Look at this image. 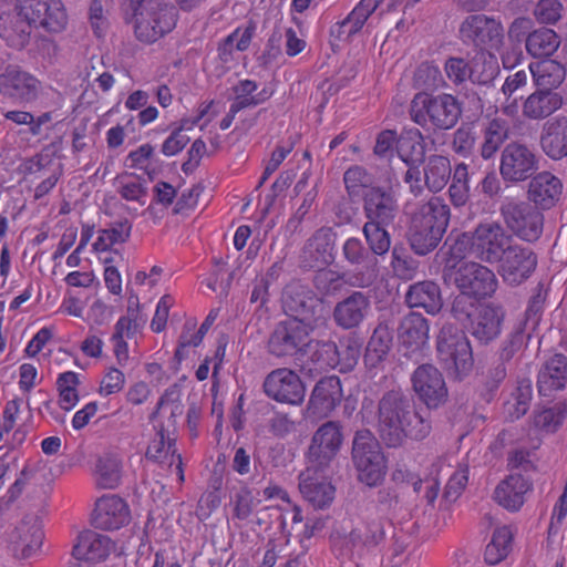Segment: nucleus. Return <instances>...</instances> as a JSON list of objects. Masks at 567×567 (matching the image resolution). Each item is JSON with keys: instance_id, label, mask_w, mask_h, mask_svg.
<instances>
[{"instance_id": "a878e982", "label": "nucleus", "mask_w": 567, "mask_h": 567, "mask_svg": "<svg viewBox=\"0 0 567 567\" xmlns=\"http://www.w3.org/2000/svg\"><path fill=\"white\" fill-rule=\"evenodd\" d=\"M130 509L124 499L116 495H105L97 499L92 516L96 528L118 529L130 522Z\"/></svg>"}, {"instance_id": "2f4dec72", "label": "nucleus", "mask_w": 567, "mask_h": 567, "mask_svg": "<svg viewBox=\"0 0 567 567\" xmlns=\"http://www.w3.org/2000/svg\"><path fill=\"white\" fill-rule=\"evenodd\" d=\"M383 0H361L341 22L333 24L330 35L339 41H348L357 34Z\"/></svg>"}, {"instance_id": "a18cd8bd", "label": "nucleus", "mask_w": 567, "mask_h": 567, "mask_svg": "<svg viewBox=\"0 0 567 567\" xmlns=\"http://www.w3.org/2000/svg\"><path fill=\"white\" fill-rule=\"evenodd\" d=\"M535 330L526 327L525 323L516 322L507 334L499 349V361L506 364L515 354L520 352L530 340Z\"/></svg>"}, {"instance_id": "8fccbe9b", "label": "nucleus", "mask_w": 567, "mask_h": 567, "mask_svg": "<svg viewBox=\"0 0 567 567\" xmlns=\"http://www.w3.org/2000/svg\"><path fill=\"white\" fill-rule=\"evenodd\" d=\"M343 183L350 198L362 196L373 188V176L363 166L352 165L343 174Z\"/></svg>"}, {"instance_id": "cd10ccee", "label": "nucleus", "mask_w": 567, "mask_h": 567, "mask_svg": "<svg viewBox=\"0 0 567 567\" xmlns=\"http://www.w3.org/2000/svg\"><path fill=\"white\" fill-rule=\"evenodd\" d=\"M539 144L553 161L567 157V116L558 115L547 120L542 126Z\"/></svg>"}, {"instance_id": "ea45409f", "label": "nucleus", "mask_w": 567, "mask_h": 567, "mask_svg": "<svg viewBox=\"0 0 567 567\" xmlns=\"http://www.w3.org/2000/svg\"><path fill=\"white\" fill-rule=\"evenodd\" d=\"M396 154L404 164L425 163L426 145L421 131L404 127L396 141Z\"/></svg>"}, {"instance_id": "4468645a", "label": "nucleus", "mask_w": 567, "mask_h": 567, "mask_svg": "<svg viewBox=\"0 0 567 567\" xmlns=\"http://www.w3.org/2000/svg\"><path fill=\"white\" fill-rule=\"evenodd\" d=\"M412 389L427 410H437L449 400L442 372L431 363L419 365L411 375Z\"/></svg>"}, {"instance_id": "c85d7f7f", "label": "nucleus", "mask_w": 567, "mask_h": 567, "mask_svg": "<svg viewBox=\"0 0 567 567\" xmlns=\"http://www.w3.org/2000/svg\"><path fill=\"white\" fill-rule=\"evenodd\" d=\"M532 487V482L522 474H511L498 483L493 498L503 508L517 512L524 505L525 495Z\"/></svg>"}, {"instance_id": "412c9836", "label": "nucleus", "mask_w": 567, "mask_h": 567, "mask_svg": "<svg viewBox=\"0 0 567 567\" xmlns=\"http://www.w3.org/2000/svg\"><path fill=\"white\" fill-rule=\"evenodd\" d=\"M40 82L19 66L9 65L0 74V94L18 103H31L38 99Z\"/></svg>"}, {"instance_id": "7c9ffc66", "label": "nucleus", "mask_w": 567, "mask_h": 567, "mask_svg": "<svg viewBox=\"0 0 567 567\" xmlns=\"http://www.w3.org/2000/svg\"><path fill=\"white\" fill-rule=\"evenodd\" d=\"M561 190L563 184L558 177L549 172H542L529 182L527 194L534 206L549 209L559 200Z\"/></svg>"}, {"instance_id": "4c0bfd02", "label": "nucleus", "mask_w": 567, "mask_h": 567, "mask_svg": "<svg viewBox=\"0 0 567 567\" xmlns=\"http://www.w3.org/2000/svg\"><path fill=\"white\" fill-rule=\"evenodd\" d=\"M563 106V96L557 91L536 89L523 103V115L529 120H545Z\"/></svg>"}, {"instance_id": "39448f33", "label": "nucleus", "mask_w": 567, "mask_h": 567, "mask_svg": "<svg viewBox=\"0 0 567 567\" xmlns=\"http://www.w3.org/2000/svg\"><path fill=\"white\" fill-rule=\"evenodd\" d=\"M410 115L414 123L435 131L453 128L462 115L460 101L452 94L431 95L417 93L411 103Z\"/></svg>"}, {"instance_id": "b1692460", "label": "nucleus", "mask_w": 567, "mask_h": 567, "mask_svg": "<svg viewBox=\"0 0 567 567\" xmlns=\"http://www.w3.org/2000/svg\"><path fill=\"white\" fill-rule=\"evenodd\" d=\"M343 398L341 381L337 375L321 378L315 385L307 411L317 416H328Z\"/></svg>"}, {"instance_id": "680f3d73", "label": "nucleus", "mask_w": 567, "mask_h": 567, "mask_svg": "<svg viewBox=\"0 0 567 567\" xmlns=\"http://www.w3.org/2000/svg\"><path fill=\"white\" fill-rule=\"evenodd\" d=\"M311 360L320 369L339 368L340 358L338 354V346L333 341L319 340L316 341Z\"/></svg>"}, {"instance_id": "58836bf2", "label": "nucleus", "mask_w": 567, "mask_h": 567, "mask_svg": "<svg viewBox=\"0 0 567 567\" xmlns=\"http://www.w3.org/2000/svg\"><path fill=\"white\" fill-rule=\"evenodd\" d=\"M393 344L392 328L386 321H381L374 328L363 355L367 367L377 368L383 362Z\"/></svg>"}, {"instance_id": "6e6552de", "label": "nucleus", "mask_w": 567, "mask_h": 567, "mask_svg": "<svg viewBox=\"0 0 567 567\" xmlns=\"http://www.w3.org/2000/svg\"><path fill=\"white\" fill-rule=\"evenodd\" d=\"M351 457L361 483L374 487L384 480L386 461L379 441L370 430L363 429L355 432Z\"/></svg>"}, {"instance_id": "c9c22d12", "label": "nucleus", "mask_w": 567, "mask_h": 567, "mask_svg": "<svg viewBox=\"0 0 567 567\" xmlns=\"http://www.w3.org/2000/svg\"><path fill=\"white\" fill-rule=\"evenodd\" d=\"M429 322L419 312L405 315L398 327V337L402 346L412 351L421 350L429 340Z\"/></svg>"}, {"instance_id": "aec40b11", "label": "nucleus", "mask_w": 567, "mask_h": 567, "mask_svg": "<svg viewBox=\"0 0 567 567\" xmlns=\"http://www.w3.org/2000/svg\"><path fill=\"white\" fill-rule=\"evenodd\" d=\"M262 386L267 396L280 403L299 405L306 395L300 377L286 368L271 371L266 377Z\"/></svg>"}, {"instance_id": "774afa93", "label": "nucleus", "mask_w": 567, "mask_h": 567, "mask_svg": "<svg viewBox=\"0 0 567 567\" xmlns=\"http://www.w3.org/2000/svg\"><path fill=\"white\" fill-rule=\"evenodd\" d=\"M476 138L472 127L462 125L453 134L452 148L457 155L468 157L474 153Z\"/></svg>"}, {"instance_id": "1a4fd4ad", "label": "nucleus", "mask_w": 567, "mask_h": 567, "mask_svg": "<svg viewBox=\"0 0 567 567\" xmlns=\"http://www.w3.org/2000/svg\"><path fill=\"white\" fill-rule=\"evenodd\" d=\"M445 284H453L460 291L472 295L478 299L491 297L497 288L495 274L482 264L467 261L456 267L445 265L442 271Z\"/></svg>"}, {"instance_id": "9b49d317", "label": "nucleus", "mask_w": 567, "mask_h": 567, "mask_svg": "<svg viewBox=\"0 0 567 567\" xmlns=\"http://www.w3.org/2000/svg\"><path fill=\"white\" fill-rule=\"evenodd\" d=\"M135 35L140 41L153 43L172 31L176 24L174 9L148 1L135 9Z\"/></svg>"}, {"instance_id": "473e14b6", "label": "nucleus", "mask_w": 567, "mask_h": 567, "mask_svg": "<svg viewBox=\"0 0 567 567\" xmlns=\"http://www.w3.org/2000/svg\"><path fill=\"white\" fill-rule=\"evenodd\" d=\"M113 546L109 536L94 530H84L78 536L72 555L76 560L102 561L107 558Z\"/></svg>"}, {"instance_id": "e433bc0d", "label": "nucleus", "mask_w": 567, "mask_h": 567, "mask_svg": "<svg viewBox=\"0 0 567 567\" xmlns=\"http://www.w3.org/2000/svg\"><path fill=\"white\" fill-rule=\"evenodd\" d=\"M501 73L496 55L488 50H478L470 58L468 78L472 84L484 87H493Z\"/></svg>"}, {"instance_id": "3c124183", "label": "nucleus", "mask_w": 567, "mask_h": 567, "mask_svg": "<svg viewBox=\"0 0 567 567\" xmlns=\"http://www.w3.org/2000/svg\"><path fill=\"white\" fill-rule=\"evenodd\" d=\"M391 268L395 277L401 280H411L417 272V261L410 256L405 247L395 244L391 250Z\"/></svg>"}, {"instance_id": "de8ad7c7", "label": "nucleus", "mask_w": 567, "mask_h": 567, "mask_svg": "<svg viewBox=\"0 0 567 567\" xmlns=\"http://www.w3.org/2000/svg\"><path fill=\"white\" fill-rule=\"evenodd\" d=\"M390 225H378L364 223L362 234L367 247L373 254V257H384L391 249V235L388 230Z\"/></svg>"}, {"instance_id": "0eeeda50", "label": "nucleus", "mask_w": 567, "mask_h": 567, "mask_svg": "<svg viewBox=\"0 0 567 567\" xmlns=\"http://www.w3.org/2000/svg\"><path fill=\"white\" fill-rule=\"evenodd\" d=\"M312 330L300 324L296 319H284L276 322L266 341V352L280 363L299 359L307 353Z\"/></svg>"}, {"instance_id": "69168bd1", "label": "nucleus", "mask_w": 567, "mask_h": 567, "mask_svg": "<svg viewBox=\"0 0 567 567\" xmlns=\"http://www.w3.org/2000/svg\"><path fill=\"white\" fill-rule=\"evenodd\" d=\"M444 72L453 85H464L470 81V59L462 56H449L444 62Z\"/></svg>"}, {"instance_id": "c03bdc74", "label": "nucleus", "mask_w": 567, "mask_h": 567, "mask_svg": "<svg viewBox=\"0 0 567 567\" xmlns=\"http://www.w3.org/2000/svg\"><path fill=\"white\" fill-rule=\"evenodd\" d=\"M474 230L465 231L453 236L452 234L447 236L442 247V251L447 256L445 265L455 264L456 267L462 259H464L467 255L474 257Z\"/></svg>"}, {"instance_id": "20e7f679", "label": "nucleus", "mask_w": 567, "mask_h": 567, "mask_svg": "<svg viewBox=\"0 0 567 567\" xmlns=\"http://www.w3.org/2000/svg\"><path fill=\"white\" fill-rule=\"evenodd\" d=\"M280 301L286 319H296L311 330L328 320L329 311L323 299L299 279H292L284 286Z\"/></svg>"}, {"instance_id": "f257e3e1", "label": "nucleus", "mask_w": 567, "mask_h": 567, "mask_svg": "<svg viewBox=\"0 0 567 567\" xmlns=\"http://www.w3.org/2000/svg\"><path fill=\"white\" fill-rule=\"evenodd\" d=\"M377 430L388 447H400L406 440H425L432 432V420L417 410L409 393L396 388L385 391L379 399Z\"/></svg>"}, {"instance_id": "ddd939ff", "label": "nucleus", "mask_w": 567, "mask_h": 567, "mask_svg": "<svg viewBox=\"0 0 567 567\" xmlns=\"http://www.w3.org/2000/svg\"><path fill=\"white\" fill-rule=\"evenodd\" d=\"M496 264L503 281L515 287L525 282L534 274L537 267V255L530 247L513 239Z\"/></svg>"}, {"instance_id": "4d7b16f0", "label": "nucleus", "mask_w": 567, "mask_h": 567, "mask_svg": "<svg viewBox=\"0 0 567 567\" xmlns=\"http://www.w3.org/2000/svg\"><path fill=\"white\" fill-rule=\"evenodd\" d=\"M255 31L254 25H248L241 33L240 29H236L218 45V56L221 62L227 63L233 59L234 43L238 51H246L251 42Z\"/></svg>"}, {"instance_id": "bb28decb", "label": "nucleus", "mask_w": 567, "mask_h": 567, "mask_svg": "<svg viewBox=\"0 0 567 567\" xmlns=\"http://www.w3.org/2000/svg\"><path fill=\"white\" fill-rule=\"evenodd\" d=\"M44 538L42 524L38 517H25L12 535L13 555L27 559L37 554Z\"/></svg>"}, {"instance_id": "79ce46f5", "label": "nucleus", "mask_w": 567, "mask_h": 567, "mask_svg": "<svg viewBox=\"0 0 567 567\" xmlns=\"http://www.w3.org/2000/svg\"><path fill=\"white\" fill-rule=\"evenodd\" d=\"M529 70L536 89L543 91H556L566 76L563 64L554 60H545L537 63L535 68L530 64Z\"/></svg>"}, {"instance_id": "49530a36", "label": "nucleus", "mask_w": 567, "mask_h": 567, "mask_svg": "<svg viewBox=\"0 0 567 567\" xmlns=\"http://www.w3.org/2000/svg\"><path fill=\"white\" fill-rule=\"evenodd\" d=\"M513 533L507 526L495 528L484 553L488 565H496L507 557L512 549Z\"/></svg>"}, {"instance_id": "052dcab7", "label": "nucleus", "mask_w": 567, "mask_h": 567, "mask_svg": "<svg viewBox=\"0 0 567 567\" xmlns=\"http://www.w3.org/2000/svg\"><path fill=\"white\" fill-rule=\"evenodd\" d=\"M480 300L481 299L472 295L460 291L453 298L451 305L452 316L465 327V324H467L480 310L481 306L477 305Z\"/></svg>"}, {"instance_id": "f03ea898", "label": "nucleus", "mask_w": 567, "mask_h": 567, "mask_svg": "<svg viewBox=\"0 0 567 567\" xmlns=\"http://www.w3.org/2000/svg\"><path fill=\"white\" fill-rule=\"evenodd\" d=\"M451 218L450 206L442 197L432 196L412 215L408 241L415 255L425 256L441 243Z\"/></svg>"}, {"instance_id": "e2e57ef3", "label": "nucleus", "mask_w": 567, "mask_h": 567, "mask_svg": "<svg viewBox=\"0 0 567 567\" xmlns=\"http://www.w3.org/2000/svg\"><path fill=\"white\" fill-rule=\"evenodd\" d=\"M506 375L507 367L501 361L488 369L485 381L480 389V396L484 402L489 403L494 400L497 390Z\"/></svg>"}, {"instance_id": "338daca9", "label": "nucleus", "mask_w": 567, "mask_h": 567, "mask_svg": "<svg viewBox=\"0 0 567 567\" xmlns=\"http://www.w3.org/2000/svg\"><path fill=\"white\" fill-rule=\"evenodd\" d=\"M528 80L529 73L525 70H519L505 79L501 91L507 101L512 100V104L516 105L517 100L524 97L520 92L528 84Z\"/></svg>"}, {"instance_id": "9d476101", "label": "nucleus", "mask_w": 567, "mask_h": 567, "mask_svg": "<svg viewBox=\"0 0 567 567\" xmlns=\"http://www.w3.org/2000/svg\"><path fill=\"white\" fill-rule=\"evenodd\" d=\"M501 216L513 235L522 240L535 243L544 229V215L529 202L506 199L499 207Z\"/></svg>"}, {"instance_id": "2eb2a0df", "label": "nucleus", "mask_w": 567, "mask_h": 567, "mask_svg": "<svg viewBox=\"0 0 567 567\" xmlns=\"http://www.w3.org/2000/svg\"><path fill=\"white\" fill-rule=\"evenodd\" d=\"M337 231L332 227L317 229L305 243L299 255V268L310 271L329 267L336 259Z\"/></svg>"}, {"instance_id": "6ab92c4d", "label": "nucleus", "mask_w": 567, "mask_h": 567, "mask_svg": "<svg viewBox=\"0 0 567 567\" xmlns=\"http://www.w3.org/2000/svg\"><path fill=\"white\" fill-rule=\"evenodd\" d=\"M342 426L337 421H327L313 433L308 449V460L315 468L326 467L337 455L342 444Z\"/></svg>"}, {"instance_id": "f3484780", "label": "nucleus", "mask_w": 567, "mask_h": 567, "mask_svg": "<svg viewBox=\"0 0 567 567\" xmlns=\"http://www.w3.org/2000/svg\"><path fill=\"white\" fill-rule=\"evenodd\" d=\"M537 169L538 157L528 145L511 142L502 151L499 173L504 181L523 182L532 177Z\"/></svg>"}, {"instance_id": "423d86ee", "label": "nucleus", "mask_w": 567, "mask_h": 567, "mask_svg": "<svg viewBox=\"0 0 567 567\" xmlns=\"http://www.w3.org/2000/svg\"><path fill=\"white\" fill-rule=\"evenodd\" d=\"M436 353L442 368L455 379L463 380L473 370L474 358L465 332L453 323H445L436 339Z\"/></svg>"}, {"instance_id": "f704fd0d", "label": "nucleus", "mask_w": 567, "mask_h": 567, "mask_svg": "<svg viewBox=\"0 0 567 567\" xmlns=\"http://www.w3.org/2000/svg\"><path fill=\"white\" fill-rule=\"evenodd\" d=\"M299 489L315 509H324L334 499V486L323 477L312 476L310 467L299 475Z\"/></svg>"}, {"instance_id": "393cba45", "label": "nucleus", "mask_w": 567, "mask_h": 567, "mask_svg": "<svg viewBox=\"0 0 567 567\" xmlns=\"http://www.w3.org/2000/svg\"><path fill=\"white\" fill-rule=\"evenodd\" d=\"M505 312L502 307L483 305L465 329L481 343L488 344L502 332Z\"/></svg>"}, {"instance_id": "603ef678", "label": "nucleus", "mask_w": 567, "mask_h": 567, "mask_svg": "<svg viewBox=\"0 0 567 567\" xmlns=\"http://www.w3.org/2000/svg\"><path fill=\"white\" fill-rule=\"evenodd\" d=\"M470 174L467 165H456L452 175V183L449 187V195L455 207H463L470 199Z\"/></svg>"}, {"instance_id": "0e129e2a", "label": "nucleus", "mask_w": 567, "mask_h": 567, "mask_svg": "<svg viewBox=\"0 0 567 567\" xmlns=\"http://www.w3.org/2000/svg\"><path fill=\"white\" fill-rule=\"evenodd\" d=\"M259 492L243 486L234 496V516L240 520L247 519L260 503Z\"/></svg>"}, {"instance_id": "f8f14e48", "label": "nucleus", "mask_w": 567, "mask_h": 567, "mask_svg": "<svg viewBox=\"0 0 567 567\" xmlns=\"http://www.w3.org/2000/svg\"><path fill=\"white\" fill-rule=\"evenodd\" d=\"M458 32L464 44L480 50H497L504 40L502 22L482 13L467 16L461 23Z\"/></svg>"}, {"instance_id": "7ed1b4c3", "label": "nucleus", "mask_w": 567, "mask_h": 567, "mask_svg": "<svg viewBox=\"0 0 567 567\" xmlns=\"http://www.w3.org/2000/svg\"><path fill=\"white\" fill-rule=\"evenodd\" d=\"M18 8L28 25L17 24L13 29L17 34L7 37L10 45L17 49L29 43L30 31L27 28L31 24L55 33L63 31L68 24V14L61 0H18Z\"/></svg>"}, {"instance_id": "bf43d9fd", "label": "nucleus", "mask_w": 567, "mask_h": 567, "mask_svg": "<svg viewBox=\"0 0 567 567\" xmlns=\"http://www.w3.org/2000/svg\"><path fill=\"white\" fill-rule=\"evenodd\" d=\"M546 301V290L542 282L533 289V295L528 300L527 308L524 313V318L517 320L520 323H525L526 327L535 330L542 319L544 305Z\"/></svg>"}, {"instance_id": "72a5a7b5", "label": "nucleus", "mask_w": 567, "mask_h": 567, "mask_svg": "<svg viewBox=\"0 0 567 567\" xmlns=\"http://www.w3.org/2000/svg\"><path fill=\"white\" fill-rule=\"evenodd\" d=\"M404 298L409 308H422L432 316L437 315L444 303L440 286L432 280L411 285Z\"/></svg>"}, {"instance_id": "5fc2aeb1", "label": "nucleus", "mask_w": 567, "mask_h": 567, "mask_svg": "<svg viewBox=\"0 0 567 567\" xmlns=\"http://www.w3.org/2000/svg\"><path fill=\"white\" fill-rule=\"evenodd\" d=\"M362 340L355 334L350 333L340 340L338 354L340 358L339 370L341 372L351 371L358 363L361 355Z\"/></svg>"}, {"instance_id": "c756f323", "label": "nucleus", "mask_w": 567, "mask_h": 567, "mask_svg": "<svg viewBox=\"0 0 567 567\" xmlns=\"http://www.w3.org/2000/svg\"><path fill=\"white\" fill-rule=\"evenodd\" d=\"M567 385V357L556 353L547 359L537 374L538 393L542 396H550L554 392L565 389Z\"/></svg>"}, {"instance_id": "5701e85b", "label": "nucleus", "mask_w": 567, "mask_h": 567, "mask_svg": "<svg viewBox=\"0 0 567 567\" xmlns=\"http://www.w3.org/2000/svg\"><path fill=\"white\" fill-rule=\"evenodd\" d=\"M371 312V296L368 292L352 290L338 301L332 310V319L343 330L359 328Z\"/></svg>"}, {"instance_id": "6e6d98bb", "label": "nucleus", "mask_w": 567, "mask_h": 567, "mask_svg": "<svg viewBox=\"0 0 567 567\" xmlns=\"http://www.w3.org/2000/svg\"><path fill=\"white\" fill-rule=\"evenodd\" d=\"M96 483L101 488H115L121 481L120 462L113 456H102L96 461Z\"/></svg>"}, {"instance_id": "a19ab883", "label": "nucleus", "mask_w": 567, "mask_h": 567, "mask_svg": "<svg viewBox=\"0 0 567 567\" xmlns=\"http://www.w3.org/2000/svg\"><path fill=\"white\" fill-rule=\"evenodd\" d=\"M560 45V37L546 27L538 28L525 39V48L528 54L536 59L551 56Z\"/></svg>"}, {"instance_id": "dca6fc26", "label": "nucleus", "mask_w": 567, "mask_h": 567, "mask_svg": "<svg viewBox=\"0 0 567 567\" xmlns=\"http://www.w3.org/2000/svg\"><path fill=\"white\" fill-rule=\"evenodd\" d=\"M473 239L474 258L494 265L514 238L498 221H484L474 228Z\"/></svg>"}, {"instance_id": "864d4df0", "label": "nucleus", "mask_w": 567, "mask_h": 567, "mask_svg": "<svg viewBox=\"0 0 567 567\" xmlns=\"http://www.w3.org/2000/svg\"><path fill=\"white\" fill-rule=\"evenodd\" d=\"M567 415V402H558L554 406L535 411L534 425L548 433L555 432Z\"/></svg>"}, {"instance_id": "37998d69", "label": "nucleus", "mask_w": 567, "mask_h": 567, "mask_svg": "<svg viewBox=\"0 0 567 567\" xmlns=\"http://www.w3.org/2000/svg\"><path fill=\"white\" fill-rule=\"evenodd\" d=\"M450 159L442 155H431L424 166V183L431 192L442 190L451 178Z\"/></svg>"}, {"instance_id": "a211bd4d", "label": "nucleus", "mask_w": 567, "mask_h": 567, "mask_svg": "<svg viewBox=\"0 0 567 567\" xmlns=\"http://www.w3.org/2000/svg\"><path fill=\"white\" fill-rule=\"evenodd\" d=\"M342 257L347 264L354 268H362L360 271L350 277L346 282L351 287L368 288L375 278L378 259L358 237L348 238L342 245Z\"/></svg>"}, {"instance_id": "13d9d810", "label": "nucleus", "mask_w": 567, "mask_h": 567, "mask_svg": "<svg viewBox=\"0 0 567 567\" xmlns=\"http://www.w3.org/2000/svg\"><path fill=\"white\" fill-rule=\"evenodd\" d=\"M312 278L315 289L322 296H330L339 291L344 278L343 272H339L328 267L316 268Z\"/></svg>"}, {"instance_id": "4be33fe9", "label": "nucleus", "mask_w": 567, "mask_h": 567, "mask_svg": "<svg viewBox=\"0 0 567 567\" xmlns=\"http://www.w3.org/2000/svg\"><path fill=\"white\" fill-rule=\"evenodd\" d=\"M363 214L365 223L393 225L399 213L395 194L381 186L369 188L363 193Z\"/></svg>"}, {"instance_id": "09e8293b", "label": "nucleus", "mask_w": 567, "mask_h": 567, "mask_svg": "<svg viewBox=\"0 0 567 567\" xmlns=\"http://www.w3.org/2000/svg\"><path fill=\"white\" fill-rule=\"evenodd\" d=\"M508 128L505 122L499 120L491 121L484 130L483 143L480 154L484 159L492 158L507 138Z\"/></svg>"}]
</instances>
